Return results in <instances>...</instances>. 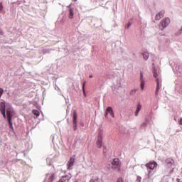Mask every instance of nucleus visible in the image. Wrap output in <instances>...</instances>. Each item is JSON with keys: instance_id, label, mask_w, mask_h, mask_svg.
Listing matches in <instances>:
<instances>
[{"instance_id": "f257e3e1", "label": "nucleus", "mask_w": 182, "mask_h": 182, "mask_svg": "<svg viewBox=\"0 0 182 182\" xmlns=\"http://www.w3.org/2000/svg\"><path fill=\"white\" fill-rule=\"evenodd\" d=\"M154 77H156V88L155 90V96H159V92H160V89H161V76H159V73H157L156 70H154Z\"/></svg>"}, {"instance_id": "f03ea898", "label": "nucleus", "mask_w": 182, "mask_h": 182, "mask_svg": "<svg viewBox=\"0 0 182 182\" xmlns=\"http://www.w3.org/2000/svg\"><path fill=\"white\" fill-rule=\"evenodd\" d=\"M6 116L10 129H14V127L12 125V117H14V110H12V109L11 108H7Z\"/></svg>"}, {"instance_id": "7ed1b4c3", "label": "nucleus", "mask_w": 182, "mask_h": 182, "mask_svg": "<svg viewBox=\"0 0 182 182\" xmlns=\"http://www.w3.org/2000/svg\"><path fill=\"white\" fill-rule=\"evenodd\" d=\"M170 19L168 18H164L159 25V29H161V31H164V29H166V28H167V26L168 25H170Z\"/></svg>"}, {"instance_id": "20e7f679", "label": "nucleus", "mask_w": 182, "mask_h": 182, "mask_svg": "<svg viewBox=\"0 0 182 182\" xmlns=\"http://www.w3.org/2000/svg\"><path fill=\"white\" fill-rule=\"evenodd\" d=\"M146 168L149 170H154L157 167V164L154 161H149L146 165Z\"/></svg>"}, {"instance_id": "39448f33", "label": "nucleus", "mask_w": 182, "mask_h": 182, "mask_svg": "<svg viewBox=\"0 0 182 182\" xmlns=\"http://www.w3.org/2000/svg\"><path fill=\"white\" fill-rule=\"evenodd\" d=\"M112 166L113 168H115L116 170L120 169V161L119 159H114L112 162Z\"/></svg>"}, {"instance_id": "423d86ee", "label": "nucleus", "mask_w": 182, "mask_h": 182, "mask_svg": "<svg viewBox=\"0 0 182 182\" xmlns=\"http://www.w3.org/2000/svg\"><path fill=\"white\" fill-rule=\"evenodd\" d=\"M6 110V105L5 102H0V111L1 114H3L4 119H6V114H5V112Z\"/></svg>"}, {"instance_id": "0eeeda50", "label": "nucleus", "mask_w": 182, "mask_h": 182, "mask_svg": "<svg viewBox=\"0 0 182 182\" xmlns=\"http://www.w3.org/2000/svg\"><path fill=\"white\" fill-rule=\"evenodd\" d=\"M68 18L70 19H73V18H75V11H76V9L70 6H68Z\"/></svg>"}, {"instance_id": "6e6552de", "label": "nucleus", "mask_w": 182, "mask_h": 182, "mask_svg": "<svg viewBox=\"0 0 182 182\" xmlns=\"http://www.w3.org/2000/svg\"><path fill=\"white\" fill-rule=\"evenodd\" d=\"M73 128L74 130H77V114L76 111L73 112Z\"/></svg>"}, {"instance_id": "1a4fd4ad", "label": "nucleus", "mask_w": 182, "mask_h": 182, "mask_svg": "<svg viewBox=\"0 0 182 182\" xmlns=\"http://www.w3.org/2000/svg\"><path fill=\"white\" fill-rule=\"evenodd\" d=\"M75 164V158L71 157L70 160L67 163V169L68 170H72V167H73Z\"/></svg>"}, {"instance_id": "9d476101", "label": "nucleus", "mask_w": 182, "mask_h": 182, "mask_svg": "<svg viewBox=\"0 0 182 182\" xmlns=\"http://www.w3.org/2000/svg\"><path fill=\"white\" fill-rule=\"evenodd\" d=\"M72 178L71 175H65L59 180L58 182H69L70 181V179Z\"/></svg>"}, {"instance_id": "9b49d317", "label": "nucleus", "mask_w": 182, "mask_h": 182, "mask_svg": "<svg viewBox=\"0 0 182 182\" xmlns=\"http://www.w3.org/2000/svg\"><path fill=\"white\" fill-rule=\"evenodd\" d=\"M109 114L112 117H114V114L113 113V108L112 107H108L106 109L105 116H107V114Z\"/></svg>"}, {"instance_id": "f8f14e48", "label": "nucleus", "mask_w": 182, "mask_h": 182, "mask_svg": "<svg viewBox=\"0 0 182 182\" xmlns=\"http://www.w3.org/2000/svg\"><path fill=\"white\" fill-rule=\"evenodd\" d=\"M96 146L97 149H102V146H103V139L102 138H98L96 141Z\"/></svg>"}, {"instance_id": "ddd939ff", "label": "nucleus", "mask_w": 182, "mask_h": 182, "mask_svg": "<svg viewBox=\"0 0 182 182\" xmlns=\"http://www.w3.org/2000/svg\"><path fill=\"white\" fill-rule=\"evenodd\" d=\"M164 16V11H160L158 14L156 15L155 19L156 21H160Z\"/></svg>"}, {"instance_id": "4468645a", "label": "nucleus", "mask_w": 182, "mask_h": 182, "mask_svg": "<svg viewBox=\"0 0 182 182\" xmlns=\"http://www.w3.org/2000/svg\"><path fill=\"white\" fill-rule=\"evenodd\" d=\"M140 87L143 90L144 89V80L143 79V73H141V83Z\"/></svg>"}, {"instance_id": "2eb2a0df", "label": "nucleus", "mask_w": 182, "mask_h": 182, "mask_svg": "<svg viewBox=\"0 0 182 182\" xmlns=\"http://www.w3.org/2000/svg\"><path fill=\"white\" fill-rule=\"evenodd\" d=\"M140 110H141V105L139 103L135 111V116H137L139 114Z\"/></svg>"}, {"instance_id": "dca6fc26", "label": "nucleus", "mask_w": 182, "mask_h": 182, "mask_svg": "<svg viewBox=\"0 0 182 182\" xmlns=\"http://www.w3.org/2000/svg\"><path fill=\"white\" fill-rule=\"evenodd\" d=\"M55 173H51L49 175L48 182H53V180H55Z\"/></svg>"}, {"instance_id": "f3484780", "label": "nucleus", "mask_w": 182, "mask_h": 182, "mask_svg": "<svg viewBox=\"0 0 182 182\" xmlns=\"http://www.w3.org/2000/svg\"><path fill=\"white\" fill-rule=\"evenodd\" d=\"M32 113L34 114L35 116H36V117H39L41 113L39 112V111L36 110V109H33L32 111Z\"/></svg>"}, {"instance_id": "a211bd4d", "label": "nucleus", "mask_w": 182, "mask_h": 182, "mask_svg": "<svg viewBox=\"0 0 182 182\" xmlns=\"http://www.w3.org/2000/svg\"><path fill=\"white\" fill-rule=\"evenodd\" d=\"M142 55L145 60H147L149 59V53L145 52Z\"/></svg>"}, {"instance_id": "6ab92c4d", "label": "nucleus", "mask_w": 182, "mask_h": 182, "mask_svg": "<svg viewBox=\"0 0 182 182\" xmlns=\"http://www.w3.org/2000/svg\"><path fill=\"white\" fill-rule=\"evenodd\" d=\"M136 92H137V90L136 89H134V90H132L130 92H129V95H133L136 93Z\"/></svg>"}, {"instance_id": "aec40b11", "label": "nucleus", "mask_w": 182, "mask_h": 182, "mask_svg": "<svg viewBox=\"0 0 182 182\" xmlns=\"http://www.w3.org/2000/svg\"><path fill=\"white\" fill-rule=\"evenodd\" d=\"M173 159H167L166 160V163L168 164H173Z\"/></svg>"}, {"instance_id": "412c9836", "label": "nucleus", "mask_w": 182, "mask_h": 182, "mask_svg": "<svg viewBox=\"0 0 182 182\" xmlns=\"http://www.w3.org/2000/svg\"><path fill=\"white\" fill-rule=\"evenodd\" d=\"M102 147H103V153H104V154H105V153L107 152V147H106L105 146H103Z\"/></svg>"}, {"instance_id": "4be33fe9", "label": "nucleus", "mask_w": 182, "mask_h": 182, "mask_svg": "<svg viewBox=\"0 0 182 182\" xmlns=\"http://www.w3.org/2000/svg\"><path fill=\"white\" fill-rule=\"evenodd\" d=\"M2 95H4V89L0 88V99L2 97Z\"/></svg>"}, {"instance_id": "5701e85b", "label": "nucleus", "mask_w": 182, "mask_h": 182, "mask_svg": "<svg viewBox=\"0 0 182 182\" xmlns=\"http://www.w3.org/2000/svg\"><path fill=\"white\" fill-rule=\"evenodd\" d=\"M136 181L137 182H141V178L140 176H137Z\"/></svg>"}, {"instance_id": "b1692460", "label": "nucleus", "mask_w": 182, "mask_h": 182, "mask_svg": "<svg viewBox=\"0 0 182 182\" xmlns=\"http://www.w3.org/2000/svg\"><path fill=\"white\" fill-rule=\"evenodd\" d=\"M86 82H83L82 84V91H83V93L85 95V85Z\"/></svg>"}, {"instance_id": "393cba45", "label": "nucleus", "mask_w": 182, "mask_h": 182, "mask_svg": "<svg viewBox=\"0 0 182 182\" xmlns=\"http://www.w3.org/2000/svg\"><path fill=\"white\" fill-rule=\"evenodd\" d=\"M4 9V6H2V3H0V11Z\"/></svg>"}, {"instance_id": "a878e982", "label": "nucleus", "mask_w": 182, "mask_h": 182, "mask_svg": "<svg viewBox=\"0 0 182 182\" xmlns=\"http://www.w3.org/2000/svg\"><path fill=\"white\" fill-rule=\"evenodd\" d=\"M117 182H123V179L122 178H119L117 179Z\"/></svg>"}, {"instance_id": "bb28decb", "label": "nucleus", "mask_w": 182, "mask_h": 182, "mask_svg": "<svg viewBox=\"0 0 182 182\" xmlns=\"http://www.w3.org/2000/svg\"><path fill=\"white\" fill-rule=\"evenodd\" d=\"M150 177H151V176H150V171L148 173V178H150Z\"/></svg>"}, {"instance_id": "cd10ccee", "label": "nucleus", "mask_w": 182, "mask_h": 182, "mask_svg": "<svg viewBox=\"0 0 182 182\" xmlns=\"http://www.w3.org/2000/svg\"><path fill=\"white\" fill-rule=\"evenodd\" d=\"M179 124L182 125V118L181 119L180 122H179Z\"/></svg>"}, {"instance_id": "c85d7f7f", "label": "nucleus", "mask_w": 182, "mask_h": 182, "mask_svg": "<svg viewBox=\"0 0 182 182\" xmlns=\"http://www.w3.org/2000/svg\"><path fill=\"white\" fill-rule=\"evenodd\" d=\"M89 77H90V79H92V78H93V75H90Z\"/></svg>"}, {"instance_id": "c756f323", "label": "nucleus", "mask_w": 182, "mask_h": 182, "mask_svg": "<svg viewBox=\"0 0 182 182\" xmlns=\"http://www.w3.org/2000/svg\"><path fill=\"white\" fill-rule=\"evenodd\" d=\"M90 182H95V181L93 179H91Z\"/></svg>"}]
</instances>
